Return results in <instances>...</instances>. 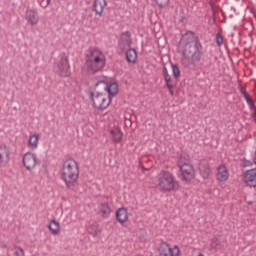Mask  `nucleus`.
<instances>
[{
  "label": "nucleus",
  "instance_id": "nucleus-11",
  "mask_svg": "<svg viewBox=\"0 0 256 256\" xmlns=\"http://www.w3.org/2000/svg\"><path fill=\"white\" fill-rule=\"evenodd\" d=\"M131 43H133V40H131V32L130 31L122 32L119 40V47L121 51L122 52L127 51V49L131 47Z\"/></svg>",
  "mask_w": 256,
  "mask_h": 256
},
{
  "label": "nucleus",
  "instance_id": "nucleus-32",
  "mask_svg": "<svg viewBox=\"0 0 256 256\" xmlns=\"http://www.w3.org/2000/svg\"><path fill=\"white\" fill-rule=\"evenodd\" d=\"M216 44L218 45V47H221V45H223V35L221 34V32H218L216 34Z\"/></svg>",
  "mask_w": 256,
  "mask_h": 256
},
{
  "label": "nucleus",
  "instance_id": "nucleus-35",
  "mask_svg": "<svg viewBox=\"0 0 256 256\" xmlns=\"http://www.w3.org/2000/svg\"><path fill=\"white\" fill-rule=\"evenodd\" d=\"M247 105H249L250 109H256L255 103L253 102V100H250V103H247Z\"/></svg>",
  "mask_w": 256,
  "mask_h": 256
},
{
  "label": "nucleus",
  "instance_id": "nucleus-22",
  "mask_svg": "<svg viewBox=\"0 0 256 256\" xmlns=\"http://www.w3.org/2000/svg\"><path fill=\"white\" fill-rule=\"evenodd\" d=\"M110 134L112 135L114 143H121V139H123V132H121V128H113L110 130Z\"/></svg>",
  "mask_w": 256,
  "mask_h": 256
},
{
  "label": "nucleus",
  "instance_id": "nucleus-3",
  "mask_svg": "<svg viewBox=\"0 0 256 256\" xmlns=\"http://www.w3.org/2000/svg\"><path fill=\"white\" fill-rule=\"evenodd\" d=\"M85 65L88 73L95 75V73H99L105 69L107 58H105L103 51L97 48H91L86 54Z\"/></svg>",
  "mask_w": 256,
  "mask_h": 256
},
{
  "label": "nucleus",
  "instance_id": "nucleus-6",
  "mask_svg": "<svg viewBox=\"0 0 256 256\" xmlns=\"http://www.w3.org/2000/svg\"><path fill=\"white\" fill-rule=\"evenodd\" d=\"M94 89L96 93H102L105 91L109 97H117L119 93V83L117 81L107 82L105 79L99 80L95 85Z\"/></svg>",
  "mask_w": 256,
  "mask_h": 256
},
{
  "label": "nucleus",
  "instance_id": "nucleus-23",
  "mask_svg": "<svg viewBox=\"0 0 256 256\" xmlns=\"http://www.w3.org/2000/svg\"><path fill=\"white\" fill-rule=\"evenodd\" d=\"M88 233L92 235V237H99L101 235V230L99 228V224L93 223L88 227Z\"/></svg>",
  "mask_w": 256,
  "mask_h": 256
},
{
  "label": "nucleus",
  "instance_id": "nucleus-36",
  "mask_svg": "<svg viewBox=\"0 0 256 256\" xmlns=\"http://www.w3.org/2000/svg\"><path fill=\"white\" fill-rule=\"evenodd\" d=\"M48 5H51V0H46V4L44 6L43 4H41V7L45 9V7H47Z\"/></svg>",
  "mask_w": 256,
  "mask_h": 256
},
{
  "label": "nucleus",
  "instance_id": "nucleus-41",
  "mask_svg": "<svg viewBox=\"0 0 256 256\" xmlns=\"http://www.w3.org/2000/svg\"><path fill=\"white\" fill-rule=\"evenodd\" d=\"M216 22V20H215V18H213V23H215Z\"/></svg>",
  "mask_w": 256,
  "mask_h": 256
},
{
  "label": "nucleus",
  "instance_id": "nucleus-21",
  "mask_svg": "<svg viewBox=\"0 0 256 256\" xmlns=\"http://www.w3.org/2000/svg\"><path fill=\"white\" fill-rule=\"evenodd\" d=\"M199 170L203 179H209V176L211 175V166L209 165L208 162L201 163Z\"/></svg>",
  "mask_w": 256,
  "mask_h": 256
},
{
  "label": "nucleus",
  "instance_id": "nucleus-39",
  "mask_svg": "<svg viewBox=\"0 0 256 256\" xmlns=\"http://www.w3.org/2000/svg\"><path fill=\"white\" fill-rule=\"evenodd\" d=\"M142 171H149V169L145 168V166H141Z\"/></svg>",
  "mask_w": 256,
  "mask_h": 256
},
{
  "label": "nucleus",
  "instance_id": "nucleus-16",
  "mask_svg": "<svg viewBox=\"0 0 256 256\" xmlns=\"http://www.w3.org/2000/svg\"><path fill=\"white\" fill-rule=\"evenodd\" d=\"M217 171V181H219V183H223L229 179V170H227V166L220 165Z\"/></svg>",
  "mask_w": 256,
  "mask_h": 256
},
{
  "label": "nucleus",
  "instance_id": "nucleus-20",
  "mask_svg": "<svg viewBox=\"0 0 256 256\" xmlns=\"http://www.w3.org/2000/svg\"><path fill=\"white\" fill-rule=\"evenodd\" d=\"M48 229L52 235H59V233H61V224H59V222H57V220L52 219L50 221Z\"/></svg>",
  "mask_w": 256,
  "mask_h": 256
},
{
  "label": "nucleus",
  "instance_id": "nucleus-13",
  "mask_svg": "<svg viewBox=\"0 0 256 256\" xmlns=\"http://www.w3.org/2000/svg\"><path fill=\"white\" fill-rule=\"evenodd\" d=\"M116 221L120 223V225H125L127 221H129V212L127 211V208L121 207L119 208L115 213Z\"/></svg>",
  "mask_w": 256,
  "mask_h": 256
},
{
  "label": "nucleus",
  "instance_id": "nucleus-30",
  "mask_svg": "<svg viewBox=\"0 0 256 256\" xmlns=\"http://www.w3.org/2000/svg\"><path fill=\"white\" fill-rule=\"evenodd\" d=\"M254 162L251 160H248L247 158L242 159V167L247 168V167H253Z\"/></svg>",
  "mask_w": 256,
  "mask_h": 256
},
{
  "label": "nucleus",
  "instance_id": "nucleus-33",
  "mask_svg": "<svg viewBox=\"0 0 256 256\" xmlns=\"http://www.w3.org/2000/svg\"><path fill=\"white\" fill-rule=\"evenodd\" d=\"M14 256H25V250L21 247H16L14 251Z\"/></svg>",
  "mask_w": 256,
  "mask_h": 256
},
{
  "label": "nucleus",
  "instance_id": "nucleus-38",
  "mask_svg": "<svg viewBox=\"0 0 256 256\" xmlns=\"http://www.w3.org/2000/svg\"><path fill=\"white\" fill-rule=\"evenodd\" d=\"M252 119L256 118V110H254V112L251 114Z\"/></svg>",
  "mask_w": 256,
  "mask_h": 256
},
{
  "label": "nucleus",
  "instance_id": "nucleus-14",
  "mask_svg": "<svg viewBox=\"0 0 256 256\" xmlns=\"http://www.w3.org/2000/svg\"><path fill=\"white\" fill-rule=\"evenodd\" d=\"M111 206H109V203L102 202L98 204V213L101 215L103 219H109V215H111Z\"/></svg>",
  "mask_w": 256,
  "mask_h": 256
},
{
  "label": "nucleus",
  "instance_id": "nucleus-9",
  "mask_svg": "<svg viewBox=\"0 0 256 256\" xmlns=\"http://www.w3.org/2000/svg\"><path fill=\"white\" fill-rule=\"evenodd\" d=\"M243 183L250 189H256V168L246 170L242 173Z\"/></svg>",
  "mask_w": 256,
  "mask_h": 256
},
{
  "label": "nucleus",
  "instance_id": "nucleus-5",
  "mask_svg": "<svg viewBox=\"0 0 256 256\" xmlns=\"http://www.w3.org/2000/svg\"><path fill=\"white\" fill-rule=\"evenodd\" d=\"M54 71L59 77H71V65H69V56L67 54H59L54 62Z\"/></svg>",
  "mask_w": 256,
  "mask_h": 256
},
{
  "label": "nucleus",
  "instance_id": "nucleus-15",
  "mask_svg": "<svg viewBox=\"0 0 256 256\" xmlns=\"http://www.w3.org/2000/svg\"><path fill=\"white\" fill-rule=\"evenodd\" d=\"M124 51L127 63H132L135 65V63H137L138 57L137 49L129 47Z\"/></svg>",
  "mask_w": 256,
  "mask_h": 256
},
{
  "label": "nucleus",
  "instance_id": "nucleus-4",
  "mask_svg": "<svg viewBox=\"0 0 256 256\" xmlns=\"http://www.w3.org/2000/svg\"><path fill=\"white\" fill-rule=\"evenodd\" d=\"M158 185L162 191H179L181 185L179 181L175 180V176L169 171L163 170L158 179Z\"/></svg>",
  "mask_w": 256,
  "mask_h": 256
},
{
  "label": "nucleus",
  "instance_id": "nucleus-2",
  "mask_svg": "<svg viewBox=\"0 0 256 256\" xmlns=\"http://www.w3.org/2000/svg\"><path fill=\"white\" fill-rule=\"evenodd\" d=\"M60 179L64 181L67 189H73L79 180V163L73 158L63 161Z\"/></svg>",
  "mask_w": 256,
  "mask_h": 256
},
{
  "label": "nucleus",
  "instance_id": "nucleus-19",
  "mask_svg": "<svg viewBox=\"0 0 256 256\" xmlns=\"http://www.w3.org/2000/svg\"><path fill=\"white\" fill-rule=\"evenodd\" d=\"M171 252L172 250L169 244L167 242H161L158 247L159 256H171Z\"/></svg>",
  "mask_w": 256,
  "mask_h": 256
},
{
  "label": "nucleus",
  "instance_id": "nucleus-24",
  "mask_svg": "<svg viewBox=\"0 0 256 256\" xmlns=\"http://www.w3.org/2000/svg\"><path fill=\"white\" fill-rule=\"evenodd\" d=\"M9 148L5 144L0 145V163H3V157H6L7 160H9Z\"/></svg>",
  "mask_w": 256,
  "mask_h": 256
},
{
  "label": "nucleus",
  "instance_id": "nucleus-34",
  "mask_svg": "<svg viewBox=\"0 0 256 256\" xmlns=\"http://www.w3.org/2000/svg\"><path fill=\"white\" fill-rule=\"evenodd\" d=\"M166 87H167V89H168L170 95L173 97V95H175V93L173 92V88L175 87V85L170 84V85H168V86H166Z\"/></svg>",
  "mask_w": 256,
  "mask_h": 256
},
{
  "label": "nucleus",
  "instance_id": "nucleus-31",
  "mask_svg": "<svg viewBox=\"0 0 256 256\" xmlns=\"http://www.w3.org/2000/svg\"><path fill=\"white\" fill-rule=\"evenodd\" d=\"M170 256H179L181 255V250L179 249V246L175 245L174 248H171Z\"/></svg>",
  "mask_w": 256,
  "mask_h": 256
},
{
  "label": "nucleus",
  "instance_id": "nucleus-10",
  "mask_svg": "<svg viewBox=\"0 0 256 256\" xmlns=\"http://www.w3.org/2000/svg\"><path fill=\"white\" fill-rule=\"evenodd\" d=\"M22 163L27 171H33V168L37 166V154L26 152L22 158Z\"/></svg>",
  "mask_w": 256,
  "mask_h": 256
},
{
  "label": "nucleus",
  "instance_id": "nucleus-7",
  "mask_svg": "<svg viewBox=\"0 0 256 256\" xmlns=\"http://www.w3.org/2000/svg\"><path fill=\"white\" fill-rule=\"evenodd\" d=\"M90 99L95 109H98V111H105V109L111 105L113 97H109V94L107 95L103 92H91Z\"/></svg>",
  "mask_w": 256,
  "mask_h": 256
},
{
  "label": "nucleus",
  "instance_id": "nucleus-17",
  "mask_svg": "<svg viewBox=\"0 0 256 256\" xmlns=\"http://www.w3.org/2000/svg\"><path fill=\"white\" fill-rule=\"evenodd\" d=\"M107 7V0H94L93 11L96 15H103V10Z\"/></svg>",
  "mask_w": 256,
  "mask_h": 256
},
{
  "label": "nucleus",
  "instance_id": "nucleus-37",
  "mask_svg": "<svg viewBox=\"0 0 256 256\" xmlns=\"http://www.w3.org/2000/svg\"><path fill=\"white\" fill-rule=\"evenodd\" d=\"M183 159H189V156L180 155V163L183 161Z\"/></svg>",
  "mask_w": 256,
  "mask_h": 256
},
{
  "label": "nucleus",
  "instance_id": "nucleus-29",
  "mask_svg": "<svg viewBox=\"0 0 256 256\" xmlns=\"http://www.w3.org/2000/svg\"><path fill=\"white\" fill-rule=\"evenodd\" d=\"M154 3L159 7V9H165V7L169 6V1L171 0H153Z\"/></svg>",
  "mask_w": 256,
  "mask_h": 256
},
{
  "label": "nucleus",
  "instance_id": "nucleus-8",
  "mask_svg": "<svg viewBox=\"0 0 256 256\" xmlns=\"http://www.w3.org/2000/svg\"><path fill=\"white\" fill-rule=\"evenodd\" d=\"M178 167L182 175V181L191 183L195 179V168L191 164L183 162L182 164H178Z\"/></svg>",
  "mask_w": 256,
  "mask_h": 256
},
{
  "label": "nucleus",
  "instance_id": "nucleus-25",
  "mask_svg": "<svg viewBox=\"0 0 256 256\" xmlns=\"http://www.w3.org/2000/svg\"><path fill=\"white\" fill-rule=\"evenodd\" d=\"M164 81L166 83V87L169 85H173V79L171 78V75H169V70H167V67H163L162 70Z\"/></svg>",
  "mask_w": 256,
  "mask_h": 256
},
{
  "label": "nucleus",
  "instance_id": "nucleus-27",
  "mask_svg": "<svg viewBox=\"0 0 256 256\" xmlns=\"http://www.w3.org/2000/svg\"><path fill=\"white\" fill-rule=\"evenodd\" d=\"M171 67L174 79H176V81H179V78L181 77V69H179V65L172 64Z\"/></svg>",
  "mask_w": 256,
  "mask_h": 256
},
{
  "label": "nucleus",
  "instance_id": "nucleus-1",
  "mask_svg": "<svg viewBox=\"0 0 256 256\" xmlns=\"http://www.w3.org/2000/svg\"><path fill=\"white\" fill-rule=\"evenodd\" d=\"M184 43V47L178 49L181 55V63L187 69H196V67H207L211 65V60L205 59L203 53V44L199 36L191 30L182 34L178 45Z\"/></svg>",
  "mask_w": 256,
  "mask_h": 256
},
{
  "label": "nucleus",
  "instance_id": "nucleus-18",
  "mask_svg": "<svg viewBox=\"0 0 256 256\" xmlns=\"http://www.w3.org/2000/svg\"><path fill=\"white\" fill-rule=\"evenodd\" d=\"M225 239H221V238H217L214 237L212 239H210V247L211 249H215L217 251V249H223V247H225Z\"/></svg>",
  "mask_w": 256,
  "mask_h": 256
},
{
  "label": "nucleus",
  "instance_id": "nucleus-40",
  "mask_svg": "<svg viewBox=\"0 0 256 256\" xmlns=\"http://www.w3.org/2000/svg\"><path fill=\"white\" fill-rule=\"evenodd\" d=\"M247 205H253V201H247Z\"/></svg>",
  "mask_w": 256,
  "mask_h": 256
},
{
  "label": "nucleus",
  "instance_id": "nucleus-12",
  "mask_svg": "<svg viewBox=\"0 0 256 256\" xmlns=\"http://www.w3.org/2000/svg\"><path fill=\"white\" fill-rule=\"evenodd\" d=\"M26 21L32 27H35L39 23V13L37 9H28L26 10Z\"/></svg>",
  "mask_w": 256,
  "mask_h": 256
},
{
  "label": "nucleus",
  "instance_id": "nucleus-26",
  "mask_svg": "<svg viewBox=\"0 0 256 256\" xmlns=\"http://www.w3.org/2000/svg\"><path fill=\"white\" fill-rule=\"evenodd\" d=\"M39 143V134H34L30 136L28 140V145L32 147L33 149H37V145Z\"/></svg>",
  "mask_w": 256,
  "mask_h": 256
},
{
  "label": "nucleus",
  "instance_id": "nucleus-28",
  "mask_svg": "<svg viewBox=\"0 0 256 256\" xmlns=\"http://www.w3.org/2000/svg\"><path fill=\"white\" fill-rule=\"evenodd\" d=\"M239 91L241 95L244 97L246 103H251L252 101L251 96L249 95V93H247V90H245L243 86H240Z\"/></svg>",
  "mask_w": 256,
  "mask_h": 256
}]
</instances>
